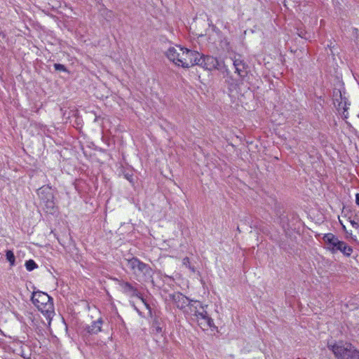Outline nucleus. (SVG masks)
<instances>
[{"label":"nucleus","mask_w":359,"mask_h":359,"mask_svg":"<svg viewBox=\"0 0 359 359\" xmlns=\"http://www.w3.org/2000/svg\"><path fill=\"white\" fill-rule=\"evenodd\" d=\"M32 301L47 319L50 320L52 318L54 314L53 303L52 298L48 294L41 291L34 292Z\"/></svg>","instance_id":"obj_1"},{"label":"nucleus","mask_w":359,"mask_h":359,"mask_svg":"<svg viewBox=\"0 0 359 359\" xmlns=\"http://www.w3.org/2000/svg\"><path fill=\"white\" fill-rule=\"evenodd\" d=\"M200 327L203 330L215 327L213 320L208 314L205 307L200 302H194L191 305V313Z\"/></svg>","instance_id":"obj_2"},{"label":"nucleus","mask_w":359,"mask_h":359,"mask_svg":"<svg viewBox=\"0 0 359 359\" xmlns=\"http://www.w3.org/2000/svg\"><path fill=\"white\" fill-rule=\"evenodd\" d=\"M328 348L337 359H359V351L351 344L343 342L329 344Z\"/></svg>","instance_id":"obj_3"},{"label":"nucleus","mask_w":359,"mask_h":359,"mask_svg":"<svg viewBox=\"0 0 359 359\" xmlns=\"http://www.w3.org/2000/svg\"><path fill=\"white\" fill-rule=\"evenodd\" d=\"M127 266L136 276L142 277L144 281L151 280L153 270L148 264L141 262L139 259L133 257L127 259Z\"/></svg>","instance_id":"obj_4"},{"label":"nucleus","mask_w":359,"mask_h":359,"mask_svg":"<svg viewBox=\"0 0 359 359\" xmlns=\"http://www.w3.org/2000/svg\"><path fill=\"white\" fill-rule=\"evenodd\" d=\"M37 194L43 210L48 213H54L56 208L52 188L49 186H43L37 190Z\"/></svg>","instance_id":"obj_5"},{"label":"nucleus","mask_w":359,"mask_h":359,"mask_svg":"<svg viewBox=\"0 0 359 359\" xmlns=\"http://www.w3.org/2000/svg\"><path fill=\"white\" fill-rule=\"evenodd\" d=\"M184 55L183 60H180L182 67L189 68L194 65H198L200 62V53L197 51L184 48Z\"/></svg>","instance_id":"obj_6"},{"label":"nucleus","mask_w":359,"mask_h":359,"mask_svg":"<svg viewBox=\"0 0 359 359\" xmlns=\"http://www.w3.org/2000/svg\"><path fill=\"white\" fill-rule=\"evenodd\" d=\"M120 287L121 288L122 292L126 294L130 297H138L141 302L146 307V309H148L149 313H151V308L149 304L146 302L145 299L142 296L140 295L137 290L135 287H134L130 283L121 282L120 283Z\"/></svg>","instance_id":"obj_7"},{"label":"nucleus","mask_w":359,"mask_h":359,"mask_svg":"<svg viewBox=\"0 0 359 359\" xmlns=\"http://www.w3.org/2000/svg\"><path fill=\"white\" fill-rule=\"evenodd\" d=\"M184 48L180 46L170 47L166 52V56L169 60L172 62L175 65L180 67V61L178 62V60H183L184 56Z\"/></svg>","instance_id":"obj_8"},{"label":"nucleus","mask_w":359,"mask_h":359,"mask_svg":"<svg viewBox=\"0 0 359 359\" xmlns=\"http://www.w3.org/2000/svg\"><path fill=\"white\" fill-rule=\"evenodd\" d=\"M172 300L174 301L176 306L181 309L184 310L188 307L191 313V305L194 304L196 301L190 300L186 296L180 292H176L172 294Z\"/></svg>","instance_id":"obj_9"},{"label":"nucleus","mask_w":359,"mask_h":359,"mask_svg":"<svg viewBox=\"0 0 359 359\" xmlns=\"http://www.w3.org/2000/svg\"><path fill=\"white\" fill-rule=\"evenodd\" d=\"M198 65L203 67L208 70H213L218 69L219 68L220 64L218 60L216 57L212 56H202L200 54V62H198Z\"/></svg>","instance_id":"obj_10"},{"label":"nucleus","mask_w":359,"mask_h":359,"mask_svg":"<svg viewBox=\"0 0 359 359\" xmlns=\"http://www.w3.org/2000/svg\"><path fill=\"white\" fill-rule=\"evenodd\" d=\"M323 241H324L327 249L332 253L337 252V248L341 242V241H339L336 236L331 233L324 234Z\"/></svg>","instance_id":"obj_11"},{"label":"nucleus","mask_w":359,"mask_h":359,"mask_svg":"<svg viewBox=\"0 0 359 359\" xmlns=\"http://www.w3.org/2000/svg\"><path fill=\"white\" fill-rule=\"evenodd\" d=\"M103 321L101 318H98L97 320L93 321L91 325H88L86 327V330L88 333L90 334H97L102 330V325Z\"/></svg>","instance_id":"obj_12"},{"label":"nucleus","mask_w":359,"mask_h":359,"mask_svg":"<svg viewBox=\"0 0 359 359\" xmlns=\"http://www.w3.org/2000/svg\"><path fill=\"white\" fill-rule=\"evenodd\" d=\"M233 64L235 67L236 72L238 75L243 76V73L244 72V69L245 68V65L243 61L240 57H234L233 60Z\"/></svg>","instance_id":"obj_13"},{"label":"nucleus","mask_w":359,"mask_h":359,"mask_svg":"<svg viewBox=\"0 0 359 359\" xmlns=\"http://www.w3.org/2000/svg\"><path fill=\"white\" fill-rule=\"evenodd\" d=\"M341 252L346 256H350L353 252V248L345 242L341 241L337 248V252Z\"/></svg>","instance_id":"obj_14"},{"label":"nucleus","mask_w":359,"mask_h":359,"mask_svg":"<svg viewBox=\"0 0 359 359\" xmlns=\"http://www.w3.org/2000/svg\"><path fill=\"white\" fill-rule=\"evenodd\" d=\"M6 259L10 262L11 266L15 265V257L11 250H7L6 253Z\"/></svg>","instance_id":"obj_15"},{"label":"nucleus","mask_w":359,"mask_h":359,"mask_svg":"<svg viewBox=\"0 0 359 359\" xmlns=\"http://www.w3.org/2000/svg\"><path fill=\"white\" fill-rule=\"evenodd\" d=\"M25 267L27 271H31L37 268V264L34 260L29 259L25 262Z\"/></svg>","instance_id":"obj_16"},{"label":"nucleus","mask_w":359,"mask_h":359,"mask_svg":"<svg viewBox=\"0 0 359 359\" xmlns=\"http://www.w3.org/2000/svg\"><path fill=\"white\" fill-rule=\"evenodd\" d=\"M160 323L158 321V319H154V322H153V324H152V326L155 329V330L156 331V332H161V330H162V328L160 326Z\"/></svg>","instance_id":"obj_17"},{"label":"nucleus","mask_w":359,"mask_h":359,"mask_svg":"<svg viewBox=\"0 0 359 359\" xmlns=\"http://www.w3.org/2000/svg\"><path fill=\"white\" fill-rule=\"evenodd\" d=\"M54 67L56 70L62 71V72L67 71V69L65 67V65H63L62 64H55Z\"/></svg>","instance_id":"obj_18"},{"label":"nucleus","mask_w":359,"mask_h":359,"mask_svg":"<svg viewBox=\"0 0 359 359\" xmlns=\"http://www.w3.org/2000/svg\"><path fill=\"white\" fill-rule=\"evenodd\" d=\"M182 263L184 266H186L187 267L189 268L190 269L192 270V271H194V268H191L190 264H189V259L188 257H185L182 260Z\"/></svg>","instance_id":"obj_19"},{"label":"nucleus","mask_w":359,"mask_h":359,"mask_svg":"<svg viewBox=\"0 0 359 359\" xmlns=\"http://www.w3.org/2000/svg\"><path fill=\"white\" fill-rule=\"evenodd\" d=\"M229 43L227 39H226V38H224V39L221 40V41H220V46L222 48H227L229 46Z\"/></svg>","instance_id":"obj_20"},{"label":"nucleus","mask_w":359,"mask_h":359,"mask_svg":"<svg viewBox=\"0 0 359 359\" xmlns=\"http://www.w3.org/2000/svg\"><path fill=\"white\" fill-rule=\"evenodd\" d=\"M351 226L359 232V221H351Z\"/></svg>","instance_id":"obj_21"},{"label":"nucleus","mask_w":359,"mask_h":359,"mask_svg":"<svg viewBox=\"0 0 359 359\" xmlns=\"http://www.w3.org/2000/svg\"><path fill=\"white\" fill-rule=\"evenodd\" d=\"M341 107H342L343 111H344V112H346L348 110V109L346 102H344V103L342 102H340L339 104V107L341 108Z\"/></svg>","instance_id":"obj_22"},{"label":"nucleus","mask_w":359,"mask_h":359,"mask_svg":"<svg viewBox=\"0 0 359 359\" xmlns=\"http://www.w3.org/2000/svg\"><path fill=\"white\" fill-rule=\"evenodd\" d=\"M306 33H304V32H303L302 31H299V32H298V35H299L300 37L304 38V39H308L310 36H306Z\"/></svg>","instance_id":"obj_23"},{"label":"nucleus","mask_w":359,"mask_h":359,"mask_svg":"<svg viewBox=\"0 0 359 359\" xmlns=\"http://www.w3.org/2000/svg\"><path fill=\"white\" fill-rule=\"evenodd\" d=\"M355 203L358 205H359V193L355 195Z\"/></svg>","instance_id":"obj_24"},{"label":"nucleus","mask_w":359,"mask_h":359,"mask_svg":"<svg viewBox=\"0 0 359 359\" xmlns=\"http://www.w3.org/2000/svg\"><path fill=\"white\" fill-rule=\"evenodd\" d=\"M342 114H343V116H344V118H348V114L347 111L346 112L343 111Z\"/></svg>","instance_id":"obj_25"},{"label":"nucleus","mask_w":359,"mask_h":359,"mask_svg":"<svg viewBox=\"0 0 359 359\" xmlns=\"http://www.w3.org/2000/svg\"><path fill=\"white\" fill-rule=\"evenodd\" d=\"M213 30H215L216 32H219V31L217 29L216 27H213Z\"/></svg>","instance_id":"obj_26"},{"label":"nucleus","mask_w":359,"mask_h":359,"mask_svg":"<svg viewBox=\"0 0 359 359\" xmlns=\"http://www.w3.org/2000/svg\"><path fill=\"white\" fill-rule=\"evenodd\" d=\"M342 228L344 230H346V226L344 224H342Z\"/></svg>","instance_id":"obj_27"},{"label":"nucleus","mask_w":359,"mask_h":359,"mask_svg":"<svg viewBox=\"0 0 359 359\" xmlns=\"http://www.w3.org/2000/svg\"><path fill=\"white\" fill-rule=\"evenodd\" d=\"M358 116L359 117V114L358 115Z\"/></svg>","instance_id":"obj_28"}]
</instances>
